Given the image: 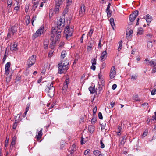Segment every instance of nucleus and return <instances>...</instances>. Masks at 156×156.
I'll return each instance as SVG.
<instances>
[{"label":"nucleus","instance_id":"f257e3e1","mask_svg":"<svg viewBox=\"0 0 156 156\" xmlns=\"http://www.w3.org/2000/svg\"><path fill=\"white\" fill-rule=\"evenodd\" d=\"M69 61L66 58L62 60L58 65V73L60 74L65 73L69 68Z\"/></svg>","mask_w":156,"mask_h":156},{"label":"nucleus","instance_id":"f03ea898","mask_svg":"<svg viewBox=\"0 0 156 156\" xmlns=\"http://www.w3.org/2000/svg\"><path fill=\"white\" fill-rule=\"evenodd\" d=\"M54 82H52L50 83H48L45 90V92L47 93L48 95L50 97L54 96L55 94V88L53 86Z\"/></svg>","mask_w":156,"mask_h":156},{"label":"nucleus","instance_id":"7ed1b4c3","mask_svg":"<svg viewBox=\"0 0 156 156\" xmlns=\"http://www.w3.org/2000/svg\"><path fill=\"white\" fill-rule=\"evenodd\" d=\"M36 56L34 55H33L30 57L27 62V64L29 68L31 67L35 63L36 61Z\"/></svg>","mask_w":156,"mask_h":156},{"label":"nucleus","instance_id":"20e7f679","mask_svg":"<svg viewBox=\"0 0 156 156\" xmlns=\"http://www.w3.org/2000/svg\"><path fill=\"white\" fill-rule=\"evenodd\" d=\"M61 32V30L57 27H52V34L54 36V35H56V37L57 39L60 38L61 37L60 33Z\"/></svg>","mask_w":156,"mask_h":156},{"label":"nucleus","instance_id":"39448f33","mask_svg":"<svg viewBox=\"0 0 156 156\" xmlns=\"http://www.w3.org/2000/svg\"><path fill=\"white\" fill-rule=\"evenodd\" d=\"M64 0H55V6L54 9L55 14H58L59 11V8L60 5L62 4Z\"/></svg>","mask_w":156,"mask_h":156},{"label":"nucleus","instance_id":"423d86ee","mask_svg":"<svg viewBox=\"0 0 156 156\" xmlns=\"http://www.w3.org/2000/svg\"><path fill=\"white\" fill-rule=\"evenodd\" d=\"M86 7L84 4H82L79 11V15L80 17H83L85 14Z\"/></svg>","mask_w":156,"mask_h":156},{"label":"nucleus","instance_id":"0eeeda50","mask_svg":"<svg viewBox=\"0 0 156 156\" xmlns=\"http://www.w3.org/2000/svg\"><path fill=\"white\" fill-rule=\"evenodd\" d=\"M65 18H61L57 22V28L59 29L63 27L65 24Z\"/></svg>","mask_w":156,"mask_h":156},{"label":"nucleus","instance_id":"6e6552de","mask_svg":"<svg viewBox=\"0 0 156 156\" xmlns=\"http://www.w3.org/2000/svg\"><path fill=\"white\" fill-rule=\"evenodd\" d=\"M69 26H67L65 28V29L64 31L65 33H67L66 34L67 38V37L71 36L73 34V29L72 28H71V29L69 28Z\"/></svg>","mask_w":156,"mask_h":156},{"label":"nucleus","instance_id":"1a4fd4ad","mask_svg":"<svg viewBox=\"0 0 156 156\" xmlns=\"http://www.w3.org/2000/svg\"><path fill=\"white\" fill-rule=\"evenodd\" d=\"M116 74V69L115 66H112L110 70V77L111 79L113 78Z\"/></svg>","mask_w":156,"mask_h":156},{"label":"nucleus","instance_id":"9d476101","mask_svg":"<svg viewBox=\"0 0 156 156\" xmlns=\"http://www.w3.org/2000/svg\"><path fill=\"white\" fill-rule=\"evenodd\" d=\"M136 10H135L132 13V14L130 15L129 16V20L130 21L133 22L134 21L136 17Z\"/></svg>","mask_w":156,"mask_h":156},{"label":"nucleus","instance_id":"9b49d317","mask_svg":"<svg viewBox=\"0 0 156 156\" xmlns=\"http://www.w3.org/2000/svg\"><path fill=\"white\" fill-rule=\"evenodd\" d=\"M107 51L106 50L104 51L101 53L100 57L101 60L103 61L106 58L107 56Z\"/></svg>","mask_w":156,"mask_h":156},{"label":"nucleus","instance_id":"f8f14e48","mask_svg":"<svg viewBox=\"0 0 156 156\" xmlns=\"http://www.w3.org/2000/svg\"><path fill=\"white\" fill-rule=\"evenodd\" d=\"M145 20L147 21V25H149V24L150 23V22L152 20V19L151 16H150L149 14H147L146 16Z\"/></svg>","mask_w":156,"mask_h":156},{"label":"nucleus","instance_id":"ddd939ff","mask_svg":"<svg viewBox=\"0 0 156 156\" xmlns=\"http://www.w3.org/2000/svg\"><path fill=\"white\" fill-rule=\"evenodd\" d=\"M11 63L9 62H8L5 66V71L6 73L7 74H9V68L10 66Z\"/></svg>","mask_w":156,"mask_h":156},{"label":"nucleus","instance_id":"4468645a","mask_svg":"<svg viewBox=\"0 0 156 156\" xmlns=\"http://www.w3.org/2000/svg\"><path fill=\"white\" fill-rule=\"evenodd\" d=\"M17 28L16 26H12L10 29H9V31L14 35V33L17 31Z\"/></svg>","mask_w":156,"mask_h":156},{"label":"nucleus","instance_id":"2eb2a0df","mask_svg":"<svg viewBox=\"0 0 156 156\" xmlns=\"http://www.w3.org/2000/svg\"><path fill=\"white\" fill-rule=\"evenodd\" d=\"M10 50L12 51H17L18 50V48L17 47V44L14 43L12 46H11Z\"/></svg>","mask_w":156,"mask_h":156},{"label":"nucleus","instance_id":"dca6fc26","mask_svg":"<svg viewBox=\"0 0 156 156\" xmlns=\"http://www.w3.org/2000/svg\"><path fill=\"white\" fill-rule=\"evenodd\" d=\"M76 145L75 144H73L71 147V150L69 151L70 152V154L72 155V154L76 151Z\"/></svg>","mask_w":156,"mask_h":156},{"label":"nucleus","instance_id":"f3484780","mask_svg":"<svg viewBox=\"0 0 156 156\" xmlns=\"http://www.w3.org/2000/svg\"><path fill=\"white\" fill-rule=\"evenodd\" d=\"M88 129L91 133H93L94 131L95 127L93 125H90L88 126Z\"/></svg>","mask_w":156,"mask_h":156},{"label":"nucleus","instance_id":"a211bd4d","mask_svg":"<svg viewBox=\"0 0 156 156\" xmlns=\"http://www.w3.org/2000/svg\"><path fill=\"white\" fill-rule=\"evenodd\" d=\"M149 64H150L151 66L155 67L156 66V60L155 59H153L149 62Z\"/></svg>","mask_w":156,"mask_h":156},{"label":"nucleus","instance_id":"6ab92c4d","mask_svg":"<svg viewBox=\"0 0 156 156\" xmlns=\"http://www.w3.org/2000/svg\"><path fill=\"white\" fill-rule=\"evenodd\" d=\"M44 27H40L37 31V32L38 33L39 35H41L42 34H43L44 32Z\"/></svg>","mask_w":156,"mask_h":156},{"label":"nucleus","instance_id":"aec40b11","mask_svg":"<svg viewBox=\"0 0 156 156\" xmlns=\"http://www.w3.org/2000/svg\"><path fill=\"white\" fill-rule=\"evenodd\" d=\"M42 129H41L40 131L38 133V134L36 136L38 140H39L41 138L43 134L42 133Z\"/></svg>","mask_w":156,"mask_h":156},{"label":"nucleus","instance_id":"412c9836","mask_svg":"<svg viewBox=\"0 0 156 156\" xmlns=\"http://www.w3.org/2000/svg\"><path fill=\"white\" fill-rule=\"evenodd\" d=\"M44 48L45 49L48 48L49 44V41L48 40H45L44 42Z\"/></svg>","mask_w":156,"mask_h":156},{"label":"nucleus","instance_id":"4be33fe9","mask_svg":"<svg viewBox=\"0 0 156 156\" xmlns=\"http://www.w3.org/2000/svg\"><path fill=\"white\" fill-rule=\"evenodd\" d=\"M110 24L111 25L112 27L113 30H114V27H115V24L114 23V20L113 18H111L110 20Z\"/></svg>","mask_w":156,"mask_h":156},{"label":"nucleus","instance_id":"5701e85b","mask_svg":"<svg viewBox=\"0 0 156 156\" xmlns=\"http://www.w3.org/2000/svg\"><path fill=\"white\" fill-rule=\"evenodd\" d=\"M88 44L89 45L87 47V49L88 50L89 49L91 50V48L94 45L93 41H89Z\"/></svg>","mask_w":156,"mask_h":156},{"label":"nucleus","instance_id":"b1692460","mask_svg":"<svg viewBox=\"0 0 156 156\" xmlns=\"http://www.w3.org/2000/svg\"><path fill=\"white\" fill-rule=\"evenodd\" d=\"M68 85H67L66 84H64L62 88V93H64L66 91Z\"/></svg>","mask_w":156,"mask_h":156},{"label":"nucleus","instance_id":"393cba45","mask_svg":"<svg viewBox=\"0 0 156 156\" xmlns=\"http://www.w3.org/2000/svg\"><path fill=\"white\" fill-rule=\"evenodd\" d=\"M34 5L33 8V11H34L36 9L38 5L39 2L38 1H36V2H33Z\"/></svg>","mask_w":156,"mask_h":156},{"label":"nucleus","instance_id":"a878e982","mask_svg":"<svg viewBox=\"0 0 156 156\" xmlns=\"http://www.w3.org/2000/svg\"><path fill=\"white\" fill-rule=\"evenodd\" d=\"M143 29L142 27L138 28V32H137V35H141L143 33Z\"/></svg>","mask_w":156,"mask_h":156},{"label":"nucleus","instance_id":"bb28decb","mask_svg":"<svg viewBox=\"0 0 156 156\" xmlns=\"http://www.w3.org/2000/svg\"><path fill=\"white\" fill-rule=\"evenodd\" d=\"M40 36V35H39V34L36 31V32L32 36V38L33 40H34Z\"/></svg>","mask_w":156,"mask_h":156},{"label":"nucleus","instance_id":"cd10ccee","mask_svg":"<svg viewBox=\"0 0 156 156\" xmlns=\"http://www.w3.org/2000/svg\"><path fill=\"white\" fill-rule=\"evenodd\" d=\"M127 139V136H126L125 135L123 136L122 139L121 140V143L122 144H124Z\"/></svg>","mask_w":156,"mask_h":156},{"label":"nucleus","instance_id":"c85d7f7f","mask_svg":"<svg viewBox=\"0 0 156 156\" xmlns=\"http://www.w3.org/2000/svg\"><path fill=\"white\" fill-rule=\"evenodd\" d=\"M67 55V53L65 51H63L61 53V56L62 58H63L65 57Z\"/></svg>","mask_w":156,"mask_h":156},{"label":"nucleus","instance_id":"c756f323","mask_svg":"<svg viewBox=\"0 0 156 156\" xmlns=\"http://www.w3.org/2000/svg\"><path fill=\"white\" fill-rule=\"evenodd\" d=\"M106 12L107 13V16L108 18H109L111 16L112 14V11L109 9V10H107L106 9Z\"/></svg>","mask_w":156,"mask_h":156},{"label":"nucleus","instance_id":"7c9ffc66","mask_svg":"<svg viewBox=\"0 0 156 156\" xmlns=\"http://www.w3.org/2000/svg\"><path fill=\"white\" fill-rule=\"evenodd\" d=\"M122 40H121L119 42V47L118 48V51H120L122 47Z\"/></svg>","mask_w":156,"mask_h":156},{"label":"nucleus","instance_id":"2f4dec72","mask_svg":"<svg viewBox=\"0 0 156 156\" xmlns=\"http://www.w3.org/2000/svg\"><path fill=\"white\" fill-rule=\"evenodd\" d=\"M89 90L90 93L91 94L94 93L96 91V90L93 88L91 86L89 87Z\"/></svg>","mask_w":156,"mask_h":156},{"label":"nucleus","instance_id":"473e14b6","mask_svg":"<svg viewBox=\"0 0 156 156\" xmlns=\"http://www.w3.org/2000/svg\"><path fill=\"white\" fill-rule=\"evenodd\" d=\"M93 153L94 155L97 156L100 153H101V152L97 150L94 151L93 152Z\"/></svg>","mask_w":156,"mask_h":156},{"label":"nucleus","instance_id":"72a5a7b5","mask_svg":"<svg viewBox=\"0 0 156 156\" xmlns=\"http://www.w3.org/2000/svg\"><path fill=\"white\" fill-rule=\"evenodd\" d=\"M30 17L29 16H27L26 18V23L27 25L30 23Z\"/></svg>","mask_w":156,"mask_h":156},{"label":"nucleus","instance_id":"f704fd0d","mask_svg":"<svg viewBox=\"0 0 156 156\" xmlns=\"http://www.w3.org/2000/svg\"><path fill=\"white\" fill-rule=\"evenodd\" d=\"M94 30L92 29H90L87 34L88 36H89L90 37L92 36V34L93 33Z\"/></svg>","mask_w":156,"mask_h":156},{"label":"nucleus","instance_id":"c9c22d12","mask_svg":"<svg viewBox=\"0 0 156 156\" xmlns=\"http://www.w3.org/2000/svg\"><path fill=\"white\" fill-rule=\"evenodd\" d=\"M133 31L132 30H130L129 32H127L126 34V37H129L133 33Z\"/></svg>","mask_w":156,"mask_h":156},{"label":"nucleus","instance_id":"e433bc0d","mask_svg":"<svg viewBox=\"0 0 156 156\" xmlns=\"http://www.w3.org/2000/svg\"><path fill=\"white\" fill-rule=\"evenodd\" d=\"M18 122L16 120H15V122L13 124L12 126V128L14 129H16V127L17 126Z\"/></svg>","mask_w":156,"mask_h":156},{"label":"nucleus","instance_id":"4c0bfd02","mask_svg":"<svg viewBox=\"0 0 156 156\" xmlns=\"http://www.w3.org/2000/svg\"><path fill=\"white\" fill-rule=\"evenodd\" d=\"M153 46V45L152 44V41H148L147 44V46L149 48H151Z\"/></svg>","mask_w":156,"mask_h":156},{"label":"nucleus","instance_id":"58836bf2","mask_svg":"<svg viewBox=\"0 0 156 156\" xmlns=\"http://www.w3.org/2000/svg\"><path fill=\"white\" fill-rule=\"evenodd\" d=\"M100 144L101 145L100 147L101 148H103L105 147V145L102 142V139H101L100 141Z\"/></svg>","mask_w":156,"mask_h":156},{"label":"nucleus","instance_id":"ea45409f","mask_svg":"<svg viewBox=\"0 0 156 156\" xmlns=\"http://www.w3.org/2000/svg\"><path fill=\"white\" fill-rule=\"evenodd\" d=\"M91 62L92 65H96V59L95 58H93L92 59Z\"/></svg>","mask_w":156,"mask_h":156},{"label":"nucleus","instance_id":"a19ab883","mask_svg":"<svg viewBox=\"0 0 156 156\" xmlns=\"http://www.w3.org/2000/svg\"><path fill=\"white\" fill-rule=\"evenodd\" d=\"M97 110V108L96 106H95V107L94 108L93 110V115H95V114Z\"/></svg>","mask_w":156,"mask_h":156},{"label":"nucleus","instance_id":"79ce46f5","mask_svg":"<svg viewBox=\"0 0 156 156\" xmlns=\"http://www.w3.org/2000/svg\"><path fill=\"white\" fill-rule=\"evenodd\" d=\"M72 3V0H66V6H68Z\"/></svg>","mask_w":156,"mask_h":156},{"label":"nucleus","instance_id":"37998d69","mask_svg":"<svg viewBox=\"0 0 156 156\" xmlns=\"http://www.w3.org/2000/svg\"><path fill=\"white\" fill-rule=\"evenodd\" d=\"M12 33L11 32H9H9L8 33V34L6 38H5V40H8L11 37V34Z\"/></svg>","mask_w":156,"mask_h":156},{"label":"nucleus","instance_id":"c03bdc74","mask_svg":"<svg viewBox=\"0 0 156 156\" xmlns=\"http://www.w3.org/2000/svg\"><path fill=\"white\" fill-rule=\"evenodd\" d=\"M16 142L15 141H12L11 144V146H10V148L11 149H12L13 147L14 146Z\"/></svg>","mask_w":156,"mask_h":156},{"label":"nucleus","instance_id":"a18cd8bd","mask_svg":"<svg viewBox=\"0 0 156 156\" xmlns=\"http://www.w3.org/2000/svg\"><path fill=\"white\" fill-rule=\"evenodd\" d=\"M97 119V118H93L91 120V122L92 124H94L96 121Z\"/></svg>","mask_w":156,"mask_h":156},{"label":"nucleus","instance_id":"49530a36","mask_svg":"<svg viewBox=\"0 0 156 156\" xmlns=\"http://www.w3.org/2000/svg\"><path fill=\"white\" fill-rule=\"evenodd\" d=\"M53 14V10L52 9H51L50 11V12L49 13V17L51 18V17L52 16Z\"/></svg>","mask_w":156,"mask_h":156},{"label":"nucleus","instance_id":"de8ad7c7","mask_svg":"<svg viewBox=\"0 0 156 156\" xmlns=\"http://www.w3.org/2000/svg\"><path fill=\"white\" fill-rule=\"evenodd\" d=\"M12 0H7V3L8 5H12Z\"/></svg>","mask_w":156,"mask_h":156},{"label":"nucleus","instance_id":"09e8293b","mask_svg":"<svg viewBox=\"0 0 156 156\" xmlns=\"http://www.w3.org/2000/svg\"><path fill=\"white\" fill-rule=\"evenodd\" d=\"M98 117L99 119H103V116L102 113L101 112H99L98 114Z\"/></svg>","mask_w":156,"mask_h":156},{"label":"nucleus","instance_id":"8fccbe9b","mask_svg":"<svg viewBox=\"0 0 156 156\" xmlns=\"http://www.w3.org/2000/svg\"><path fill=\"white\" fill-rule=\"evenodd\" d=\"M105 125H106V124L105 123H102L101 124V130L104 129H105Z\"/></svg>","mask_w":156,"mask_h":156},{"label":"nucleus","instance_id":"3c124183","mask_svg":"<svg viewBox=\"0 0 156 156\" xmlns=\"http://www.w3.org/2000/svg\"><path fill=\"white\" fill-rule=\"evenodd\" d=\"M156 91V89L154 88L152 91L151 92V94L152 95H154L155 94V92Z\"/></svg>","mask_w":156,"mask_h":156},{"label":"nucleus","instance_id":"603ef678","mask_svg":"<svg viewBox=\"0 0 156 156\" xmlns=\"http://www.w3.org/2000/svg\"><path fill=\"white\" fill-rule=\"evenodd\" d=\"M6 57H7V55H6V51L4 54V57L3 58V62L6 60Z\"/></svg>","mask_w":156,"mask_h":156},{"label":"nucleus","instance_id":"864d4df0","mask_svg":"<svg viewBox=\"0 0 156 156\" xmlns=\"http://www.w3.org/2000/svg\"><path fill=\"white\" fill-rule=\"evenodd\" d=\"M90 151V150L89 149H87V150H86L84 152V154L85 155H86L88 153H89Z\"/></svg>","mask_w":156,"mask_h":156},{"label":"nucleus","instance_id":"5fc2aeb1","mask_svg":"<svg viewBox=\"0 0 156 156\" xmlns=\"http://www.w3.org/2000/svg\"><path fill=\"white\" fill-rule=\"evenodd\" d=\"M36 16H34L32 19V25L33 26H34L33 22H34V20H35V18H36Z\"/></svg>","mask_w":156,"mask_h":156},{"label":"nucleus","instance_id":"6e6d98bb","mask_svg":"<svg viewBox=\"0 0 156 156\" xmlns=\"http://www.w3.org/2000/svg\"><path fill=\"white\" fill-rule=\"evenodd\" d=\"M53 54V52L52 51H50V52H49V53L48 54V57H49V58L51 57L52 56Z\"/></svg>","mask_w":156,"mask_h":156},{"label":"nucleus","instance_id":"4d7b16f0","mask_svg":"<svg viewBox=\"0 0 156 156\" xmlns=\"http://www.w3.org/2000/svg\"><path fill=\"white\" fill-rule=\"evenodd\" d=\"M84 118L83 117H82L80 119V123H81V122H84Z\"/></svg>","mask_w":156,"mask_h":156},{"label":"nucleus","instance_id":"13d9d810","mask_svg":"<svg viewBox=\"0 0 156 156\" xmlns=\"http://www.w3.org/2000/svg\"><path fill=\"white\" fill-rule=\"evenodd\" d=\"M145 61H146V63L147 64V65H150V64H149V62H150V61H149L148 60V58H146L145 59Z\"/></svg>","mask_w":156,"mask_h":156},{"label":"nucleus","instance_id":"bf43d9fd","mask_svg":"<svg viewBox=\"0 0 156 156\" xmlns=\"http://www.w3.org/2000/svg\"><path fill=\"white\" fill-rule=\"evenodd\" d=\"M90 68L94 71L95 70L96 66L94 65H92L91 66Z\"/></svg>","mask_w":156,"mask_h":156},{"label":"nucleus","instance_id":"052dcab7","mask_svg":"<svg viewBox=\"0 0 156 156\" xmlns=\"http://www.w3.org/2000/svg\"><path fill=\"white\" fill-rule=\"evenodd\" d=\"M85 74H83L81 77V81H84V78L85 77Z\"/></svg>","mask_w":156,"mask_h":156},{"label":"nucleus","instance_id":"680f3d73","mask_svg":"<svg viewBox=\"0 0 156 156\" xmlns=\"http://www.w3.org/2000/svg\"><path fill=\"white\" fill-rule=\"evenodd\" d=\"M20 9V6H16L14 8V10H16V11H18Z\"/></svg>","mask_w":156,"mask_h":156},{"label":"nucleus","instance_id":"e2e57ef3","mask_svg":"<svg viewBox=\"0 0 156 156\" xmlns=\"http://www.w3.org/2000/svg\"><path fill=\"white\" fill-rule=\"evenodd\" d=\"M142 105L145 107H148V104L147 103H144L142 104Z\"/></svg>","mask_w":156,"mask_h":156},{"label":"nucleus","instance_id":"0e129e2a","mask_svg":"<svg viewBox=\"0 0 156 156\" xmlns=\"http://www.w3.org/2000/svg\"><path fill=\"white\" fill-rule=\"evenodd\" d=\"M29 7L28 5H27L25 6V11L26 12H28Z\"/></svg>","mask_w":156,"mask_h":156},{"label":"nucleus","instance_id":"69168bd1","mask_svg":"<svg viewBox=\"0 0 156 156\" xmlns=\"http://www.w3.org/2000/svg\"><path fill=\"white\" fill-rule=\"evenodd\" d=\"M81 144V145H83L85 143L83 142V136H82L81 138V140L80 141Z\"/></svg>","mask_w":156,"mask_h":156},{"label":"nucleus","instance_id":"338daca9","mask_svg":"<svg viewBox=\"0 0 156 156\" xmlns=\"http://www.w3.org/2000/svg\"><path fill=\"white\" fill-rule=\"evenodd\" d=\"M117 87V85L116 84H114L112 86V89L113 90H115Z\"/></svg>","mask_w":156,"mask_h":156},{"label":"nucleus","instance_id":"774afa93","mask_svg":"<svg viewBox=\"0 0 156 156\" xmlns=\"http://www.w3.org/2000/svg\"><path fill=\"white\" fill-rule=\"evenodd\" d=\"M156 72V67H155H155H154V68L153 69L152 71V73H154Z\"/></svg>","mask_w":156,"mask_h":156}]
</instances>
